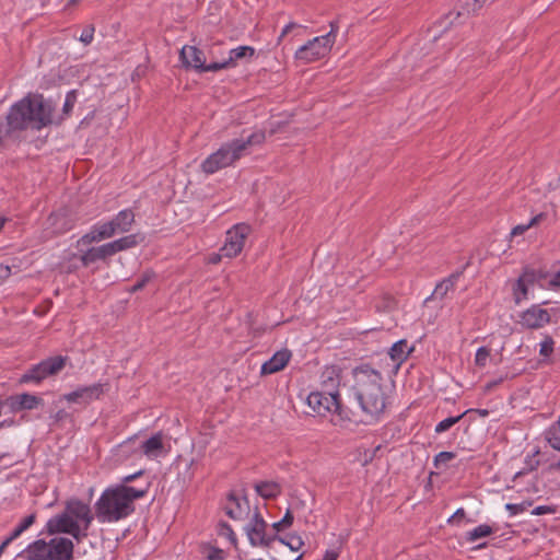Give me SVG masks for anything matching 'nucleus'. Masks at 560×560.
Masks as SVG:
<instances>
[{"instance_id":"obj_1","label":"nucleus","mask_w":560,"mask_h":560,"mask_svg":"<svg viewBox=\"0 0 560 560\" xmlns=\"http://www.w3.org/2000/svg\"><path fill=\"white\" fill-rule=\"evenodd\" d=\"M54 112L55 104L51 100L45 98L42 94H27L10 107L5 122L0 118V147L3 139L15 131L28 128L40 130L51 124H61L63 117L55 120Z\"/></svg>"},{"instance_id":"obj_2","label":"nucleus","mask_w":560,"mask_h":560,"mask_svg":"<svg viewBox=\"0 0 560 560\" xmlns=\"http://www.w3.org/2000/svg\"><path fill=\"white\" fill-rule=\"evenodd\" d=\"M352 392L361 409L372 418H377L386 408L387 395L382 374L369 364L353 370Z\"/></svg>"},{"instance_id":"obj_3","label":"nucleus","mask_w":560,"mask_h":560,"mask_svg":"<svg viewBox=\"0 0 560 560\" xmlns=\"http://www.w3.org/2000/svg\"><path fill=\"white\" fill-rule=\"evenodd\" d=\"M150 483L142 488L118 485L106 489L95 503V514L100 522L113 523L126 518L135 512V500L145 497Z\"/></svg>"},{"instance_id":"obj_4","label":"nucleus","mask_w":560,"mask_h":560,"mask_svg":"<svg viewBox=\"0 0 560 560\" xmlns=\"http://www.w3.org/2000/svg\"><path fill=\"white\" fill-rule=\"evenodd\" d=\"M266 139L264 131H255L246 139H233L222 144L215 152L210 154L201 164L206 174H213L221 168L232 165L243 155L248 153L253 145L261 144Z\"/></svg>"},{"instance_id":"obj_5","label":"nucleus","mask_w":560,"mask_h":560,"mask_svg":"<svg viewBox=\"0 0 560 560\" xmlns=\"http://www.w3.org/2000/svg\"><path fill=\"white\" fill-rule=\"evenodd\" d=\"M73 542L66 537H55L46 542L38 539L23 551V558L26 560H72Z\"/></svg>"},{"instance_id":"obj_6","label":"nucleus","mask_w":560,"mask_h":560,"mask_svg":"<svg viewBox=\"0 0 560 560\" xmlns=\"http://www.w3.org/2000/svg\"><path fill=\"white\" fill-rule=\"evenodd\" d=\"M69 358L63 355L49 357L39 363L31 366L21 377L20 383L39 384L48 376L57 375L68 362Z\"/></svg>"},{"instance_id":"obj_7","label":"nucleus","mask_w":560,"mask_h":560,"mask_svg":"<svg viewBox=\"0 0 560 560\" xmlns=\"http://www.w3.org/2000/svg\"><path fill=\"white\" fill-rule=\"evenodd\" d=\"M330 37L329 35H323L308 40L296 50L295 58L304 62H313L324 58L332 48Z\"/></svg>"},{"instance_id":"obj_8","label":"nucleus","mask_w":560,"mask_h":560,"mask_svg":"<svg viewBox=\"0 0 560 560\" xmlns=\"http://www.w3.org/2000/svg\"><path fill=\"white\" fill-rule=\"evenodd\" d=\"M308 407L318 416H325L327 412H336L343 417V410L338 393L325 395L319 392H313L307 396Z\"/></svg>"},{"instance_id":"obj_9","label":"nucleus","mask_w":560,"mask_h":560,"mask_svg":"<svg viewBox=\"0 0 560 560\" xmlns=\"http://www.w3.org/2000/svg\"><path fill=\"white\" fill-rule=\"evenodd\" d=\"M46 532L49 535L62 533L71 535L77 541L88 536V533L82 532L77 521L68 515L66 511L57 514L48 520L46 524Z\"/></svg>"},{"instance_id":"obj_10","label":"nucleus","mask_w":560,"mask_h":560,"mask_svg":"<svg viewBox=\"0 0 560 560\" xmlns=\"http://www.w3.org/2000/svg\"><path fill=\"white\" fill-rule=\"evenodd\" d=\"M250 232V226L245 223L235 224L226 233V240L223 247L220 249L221 255L232 258L237 256L243 247L247 235Z\"/></svg>"},{"instance_id":"obj_11","label":"nucleus","mask_w":560,"mask_h":560,"mask_svg":"<svg viewBox=\"0 0 560 560\" xmlns=\"http://www.w3.org/2000/svg\"><path fill=\"white\" fill-rule=\"evenodd\" d=\"M551 316L549 312L541 308L539 304H535L520 314L517 324L526 329H540L549 324Z\"/></svg>"},{"instance_id":"obj_12","label":"nucleus","mask_w":560,"mask_h":560,"mask_svg":"<svg viewBox=\"0 0 560 560\" xmlns=\"http://www.w3.org/2000/svg\"><path fill=\"white\" fill-rule=\"evenodd\" d=\"M268 527L267 522H259L258 524H247L245 526V533L253 547H271V544L276 540L282 541V537L279 534L267 535L266 529Z\"/></svg>"},{"instance_id":"obj_13","label":"nucleus","mask_w":560,"mask_h":560,"mask_svg":"<svg viewBox=\"0 0 560 560\" xmlns=\"http://www.w3.org/2000/svg\"><path fill=\"white\" fill-rule=\"evenodd\" d=\"M179 58L186 68H194L198 72L215 71L210 69L211 62L206 63L203 51L196 46H184L179 51Z\"/></svg>"},{"instance_id":"obj_14","label":"nucleus","mask_w":560,"mask_h":560,"mask_svg":"<svg viewBox=\"0 0 560 560\" xmlns=\"http://www.w3.org/2000/svg\"><path fill=\"white\" fill-rule=\"evenodd\" d=\"M103 392V384L96 383L89 386L78 387L75 390L62 395L61 399L68 402L89 405L93 400L98 399Z\"/></svg>"},{"instance_id":"obj_15","label":"nucleus","mask_w":560,"mask_h":560,"mask_svg":"<svg viewBox=\"0 0 560 560\" xmlns=\"http://www.w3.org/2000/svg\"><path fill=\"white\" fill-rule=\"evenodd\" d=\"M65 511L68 513L70 517H72L78 523L82 522L83 528L81 529L82 532L88 533V529L93 521V514L91 512L89 504L78 499H71L67 501Z\"/></svg>"},{"instance_id":"obj_16","label":"nucleus","mask_w":560,"mask_h":560,"mask_svg":"<svg viewBox=\"0 0 560 560\" xmlns=\"http://www.w3.org/2000/svg\"><path fill=\"white\" fill-rule=\"evenodd\" d=\"M487 1L488 0H459L457 10L452 11L445 15V18L442 22L443 24H445L444 28H446L447 25L453 24L454 21L457 19H460L463 16L466 18V16H469L470 14L476 13L483 7V4Z\"/></svg>"},{"instance_id":"obj_17","label":"nucleus","mask_w":560,"mask_h":560,"mask_svg":"<svg viewBox=\"0 0 560 560\" xmlns=\"http://www.w3.org/2000/svg\"><path fill=\"white\" fill-rule=\"evenodd\" d=\"M7 401L10 408L15 412L22 410H33L38 406L44 405L42 397L28 393L10 396Z\"/></svg>"},{"instance_id":"obj_18","label":"nucleus","mask_w":560,"mask_h":560,"mask_svg":"<svg viewBox=\"0 0 560 560\" xmlns=\"http://www.w3.org/2000/svg\"><path fill=\"white\" fill-rule=\"evenodd\" d=\"M255 54V49L250 46H240L235 49H231L229 52V58L222 61L211 62L210 69L213 70H222L228 69L235 66V62L240 59L246 57H253Z\"/></svg>"},{"instance_id":"obj_19","label":"nucleus","mask_w":560,"mask_h":560,"mask_svg":"<svg viewBox=\"0 0 560 560\" xmlns=\"http://www.w3.org/2000/svg\"><path fill=\"white\" fill-rule=\"evenodd\" d=\"M291 355V351L288 349L277 351L268 361L261 365L260 373L262 375H269L283 370L288 364Z\"/></svg>"},{"instance_id":"obj_20","label":"nucleus","mask_w":560,"mask_h":560,"mask_svg":"<svg viewBox=\"0 0 560 560\" xmlns=\"http://www.w3.org/2000/svg\"><path fill=\"white\" fill-rule=\"evenodd\" d=\"M115 255L110 243H106L98 247L88 249L82 256L81 261L84 267L90 266L96 260H105L106 258Z\"/></svg>"},{"instance_id":"obj_21","label":"nucleus","mask_w":560,"mask_h":560,"mask_svg":"<svg viewBox=\"0 0 560 560\" xmlns=\"http://www.w3.org/2000/svg\"><path fill=\"white\" fill-rule=\"evenodd\" d=\"M112 226L115 229V233H126L130 231L135 223V213L131 209H124L119 211L112 220Z\"/></svg>"},{"instance_id":"obj_22","label":"nucleus","mask_w":560,"mask_h":560,"mask_svg":"<svg viewBox=\"0 0 560 560\" xmlns=\"http://www.w3.org/2000/svg\"><path fill=\"white\" fill-rule=\"evenodd\" d=\"M463 272L462 271H456L454 273H452L451 276H448L447 278L443 279L441 282H439L436 285H435V289L433 291V293L431 294V296H429L425 302H428L429 300H432V299H444L445 295L447 294V292L450 290H453L458 278L460 277Z\"/></svg>"},{"instance_id":"obj_23","label":"nucleus","mask_w":560,"mask_h":560,"mask_svg":"<svg viewBox=\"0 0 560 560\" xmlns=\"http://www.w3.org/2000/svg\"><path fill=\"white\" fill-rule=\"evenodd\" d=\"M254 488L257 494L266 500L277 498L282 491L281 486L276 481H259L255 483Z\"/></svg>"},{"instance_id":"obj_24","label":"nucleus","mask_w":560,"mask_h":560,"mask_svg":"<svg viewBox=\"0 0 560 560\" xmlns=\"http://www.w3.org/2000/svg\"><path fill=\"white\" fill-rule=\"evenodd\" d=\"M411 350L412 348H409L407 341L404 339L392 346L388 353L393 362L396 363V368H399V365L408 358Z\"/></svg>"},{"instance_id":"obj_25","label":"nucleus","mask_w":560,"mask_h":560,"mask_svg":"<svg viewBox=\"0 0 560 560\" xmlns=\"http://www.w3.org/2000/svg\"><path fill=\"white\" fill-rule=\"evenodd\" d=\"M228 500H229V502L233 503V506H226L225 508L226 515L229 517L233 518V520L242 518V516L245 513L246 509L248 510L247 499L244 498L245 508L243 506V504L240 501V499L233 492H231L228 495Z\"/></svg>"},{"instance_id":"obj_26","label":"nucleus","mask_w":560,"mask_h":560,"mask_svg":"<svg viewBox=\"0 0 560 560\" xmlns=\"http://www.w3.org/2000/svg\"><path fill=\"white\" fill-rule=\"evenodd\" d=\"M163 448V434L158 432L141 444V450L147 456L156 455Z\"/></svg>"},{"instance_id":"obj_27","label":"nucleus","mask_w":560,"mask_h":560,"mask_svg":"<svg viewBox=\"0 0 560 560\" xmlns=\"http://www.w3.org/2000/svg\"><path fill=\"white\" fill-rule=\"evenodd\" d=\"M113 250L115 254L132 248L138 245V238L136 234H130L124 237H120L116 241L110 242Z\"/></svg>"},{"instance_id":"obj_28","label":"nucleus","mask_w":560,"mask_h":560,"mask_svg":"<svg viewBox=\"0 0 560 560\" xmlns=\"http://www.w3.org/2000/svg\"><path fill=\"white\" fill-rule=\"evenodd\" d=\"M493 533V528L490 525L481 524L466 533V541L474 542L480 538L488 537Z\"/></svg>"},{"instance_id":"obj_29","label":"nucleus","mask_w":560,"mask_h":560,"mask_svg":"<svg viewBox=\"0 0 560 560\" xmlns=\"http://www.w3.org/2000/svg\"><path fill=\"white\" fill-rule=\"evenodd\" d=\"M546 440L553 450L560 451V416L558 421L547 430Z\"/></svg>"},{"instance_id":"obj_30","label":"nucleus","mask_w":560,"mask_h":560,"mask_svg":"<svg viewBox=\"0 0 560 560\" xmlns=\"http://www.w3.org/2000/svg\"><path fill=\"white\" fill-rule=\"evenodd\" d=\"M528 288L529 285L525 283L522 279H517L513 284V299L515 304H520L522 301L528 299Z\"/></svg>"},{"instance_id":"obj_31","label":"nucleus","mask_w":560,"mask_h":560,"mask_svg":"<svg viewBox=\"0 0 560 560\" xmlns=\"http://www.w3.org/2000/svg\"><path fill=\"white\" fill-rule=\"evenodd\" d=\"M201 552L208 560H224L225 552L224 550L213 547L211 545H202Z\"/></svg>"},{"instance_id":"obj_32","label":"nucleus","mask_w":560,"mask_h":560,"mask_svg":"<svg viewBox=\"0 0 560 560\" xmlns=\"http://www.w3.org/2000/svg\"><path fill=\"white\" fill-rule=\"evenodd\" d=\"M283 547H288L291 551L300 550L304 542L302 538L296 534H289L285 538L282 537V541H280Z\"/></svg>"},{"instance_id":"obj_33","label":"nucleus","mask_w":560,"mask_h":560,"mask_svg":"<svg viewBox=\"0 0 560 560\" xmlns=\"http://www.w3.org/2000/svg\"><path fill=\"white\" fill-rule=\"evenodd\" d=\"M468 413V411L463 412L459 416L456 417H448L441 422H439L435 427V433H442L451 429L454 424L460 421V419Z\"/></svg>"},{"instance_id":"obj_34","label":"nucleus","mask_w":560,"mask_h":560,"mask_svg":"<svg viewBox=\"0 0 560 560\" xmlns=\"http://www.w3.org/2000/svg\"><path fill=\"white\" fill-rule=\"evenodd\" d=\"M155 276L152 270L144 271L136 283L129 289V292L135 293L142 290Z\"/></svg>"},{"instance_id":"obj_35","label":"nucleus","mask_w":560,"mask_h":560,"mask_svg":"<svg viewBox=\"0 0 560 560\" xmlns=\"http://www.w3.org/2000/svg\"><path fill=\"white\" fill-rule=\"evenodd\" d=\"M218 534H219V536L226 537L234 547L237 546L236 535L234 534L232 527L228 523H225V522H220L219 523V525H218Z\"/></svg>"},{"instance_id":"obj_36","label":"nucleus","mask_w":560,"mask_h":560,"mask_svg":"<svg viewBox=\"0 0 560 560\" xmlns=\"http://www.w3.org/2000/svg\"><path fill=\"white\" fill-rule=\"evenodd\" d=\"M546 214L545 213H539L537 215H535L528 224H521V225H516L515 228H513L512 230V235H521L523 234L527 229H529L530 226L533 225H536L538 224L539 222H541L542 219H545Z\"/></svg>"},{"instance_id":"obj_37","label":"nucleus","mask_w":560,"mask_h":560,"mask_svg":"<svg viewBox=\"0 0 560 560\" xmlns=\"http://www.w3.org/2000/svg\"><path fill=\"white\" fill-rule=\"evenodd\" d=\"M533 505V501L525 500L521 503H508L505 509L510 512L511 515H516L525 512L529 506Z\"/></svg>"},{"instance_id":"obj_38","label":"nucleus","mask_w":560,"mask_h":560,"mask_svg":"<svg viewBox=\"0 0 560 560\" xmlns=\"http://www.w3.org/2000/svg\"><path fill=\"white\" fill-rule=\"evenodd\" d=\"M455 457H456V454L453 452H446V451L440 452L434 457V466H435V468L440 469L442 466H446V464L450 460L454 459Z\"/></svg>"},{"instance_id":"obj_39","label":"nucleus","mask_w":560,"mask_h":560,"mask_svg":"<svg viewBox=\"0 0 560 560\" xmlns=\"http://www.w3.org/2000/svg\"><path fill=\"white\" fill-rule=\"evenodd\" d=\"M94 226L97 230V235H100L102 237V240L109 238L116 234L115 229L112 226L110 221L102 223V224H96Z\"/></svg>"},{"instance_id":"obj_40","label":"nucleus","mask_w":560,"mask_h":560,"mask_svg":"<svg viewBox=\"0 0 560 560\" xmlns=\"http://www.w3.org/2000/svg\"><path fill=\"white\" fill-rule=\"evenodd\" d=\"M75 102H77V91L75 90L69 91L66 95V100H65L63 107H62L63 115L68 116L72 112Z\"/></svg>"},{"instance_id":"obj_41","label":"nucleus","mask_w":560,"mask_h":560,"mask_svg":"<svg viewBox=\"0 0 560 560\" xmlns=\"http://www.w3.org/2000/svg\"><path fill=\"white\" fill-rule=\"evenodd\" d=\"M489 355L490 350L487 347H480L476 352L475 364L479 368H485Z\"/></svg>"},{"instance_id":"obj_42","label":"nucleus","mask_w":560,"mask_h":560,"mask_svg":"<svg viewBox=\"0 0 560 560\" xmlns=\"http://www.w3.org/2000/svg\"><path fill=\"white\" fill-rule=\"evenodd\" d=\"M555 341L551 336H545L540 343L539 354L542 357H549L553 352Z\"/></svg>"},{"instance_id":"obj_43","label":"nucleus","mask_w":560,"mask_h":560,"mask_svg":"<svg viewBox=\"0 0 560 560\" xmlns=\"http://www.w3.org/2000/svg\"><path fill=\"white\" fill-rule=\"evenodd\" d=\"M537 276H538L537 270L530 269V268H525L523 273L518 278L522 279L528 285H533L536 282L539 283Z\"/></svg>"},{"instance_id":"obj_44","label":"nucleus","mask_w":560,"mask_h":560,"mask_svg":"<svg viewBox=\"0 0 560 560\" xmlns=\"http://www.w3.org/2000/svg\"><path fill=\"white\" fill-rule=\"evenodd\" d=\"M102 241V237L100 235H97V230L95 226L92 228V230L84 234L79 241H78V244H83V245H88V244H91L93 242H100Z\"/></svg>"},{"instance_id":"obj_45","label":"nucleus","mask_w":560,"mask_h":560,"mask_svg":"<svg viewBox=\"0 0 560 560\" xmlns=\"http://www.w3.org/2000/svg\"><path fill=\"white\" fill-rule=\"evenodd\" d=\"M94 32H95V27L93 24L86 25L83 28V31L79 37V40L82 42L84 45L91 44L93 40Z\"/></svg>"},{"instance_id":"obj_46","label":"nucleus","mask_w":560,"mask_h":560,"mask_svg":"<svg viewBox=\"0 0 560 560\" xmlns=\"http://www.w3.org/2000/svg\"><path fill=\"white\" fill-rule=\"evenodd\" d=\"M558 510L557 505H539L532 510L533 515L555 514Z\"/></svg>"},{"instance_id":"obj_47","label":"nucleus","mask_w":560,"mask_h":560,"mask_svg":"<svg viewBox=\"0 0 560 560\" xmlns=\"http://www.w3.org/2000/svg\"><path fill=\"white\" fill-rule=\"evenodd\" d=\"M304 553H301L296 559L294 560H301L303 558ZM270 560H290L288 551L284 547L280 548L279 550H275L273 555L270 556Z\"/></svg>"},{"instance_id":"obj_48","label":"nucleus","mask_w":560,"mask_h":560,"mask_svg":"<svg viewBox=\"0 0 560 560\" xmlns=\"http://www.w3.org/2000/svg\"><path fill=\"white\" fill-rule=\"evenodd\" d=\"M36 520V514L32 513L27 516H25L20 524L18 525L23 532H25L27 528H30Z\"/></svg>"},{"instance_id":"obj_49","label":"nucleus","mask_w":560,"mask_h":560,"mask_svg":"<svg viewBox=\"0 0 560 560\" xmlns=\"http://www.w3.org/2000/svg\"><path fill=\"white\" fill-rule=\"evenodd\" d=\"M280 521L282 522L281 525H284L285 528L291 527L294 521L293 513L290 510H287L284 516Z\"/></svg>"},{"instance_id":"obj_50","label":"nucleus","mask_w":560,"mask_h":560,"mask_svg":"<svg viewBox=\"0 0 560 560\" xmlns=\"http://www.w3.org/2000/svg\"><path fill=\"white\" fill-rule=\"evenodd\" d=\"M144 474V470H139L135 474H131V475H127L125 477H122L121 479V485H125V486H128V483L132 482L133 480H136L138 477L142 476Z\"/></svg>"},{"instance_id":"obj_51","label":"nucleus","mask_w":560,"mask_h":560,"mask_svg":"<svg viewBox=\"0 0 560 560\" xmlns=\"http://www.w3.org/2000/svg\"><path fill=\"white\" fill-rule=\"evenodd\" d=\"M465 516H466V512L464 509L460 508V509L456 510V512L448 518L447 522L452 524V523H455V522L464 518Z\"/></svg>"},{"instance_id":"obj_52","label":"nucleus","mask_w":560,"mask_h":560,"mask_svg":"<svg viewBox=\"0 0 560 560\" xmlns=\"http://www.w3.org/2000/svg\"><path fill=\"white\" fill-rule=\"evenodd\" d=\"M330 31L326 34V35H329L331 36V45L334 46L335 42H336V34L338 32V24L337 22L332 21L330 22Z\"/></svg>"},{"instance_id":"obj_53","label":"nucleus","mask_w":560,"mask_h":560,"mask_svg":"<svg viewBox=\"0 0 560 560\" xmlns=\"http://www.w3.org/2000/svg\"><path fill=\"white\" fill-rule=\"evenodd\" d=\"M296 27H300V25L294 22H290L289 24H287L280 34L279 40H281L282 37H284L287 34H289L292 30Z\"/></svg>"},{"instance_id":"obj_54","label":"nucleus","mask_w":560,"mask_h":560,"mask_svg":"<svg viewBox=\"0 0 560 560\" xmlns=\"http://www.w3.org/2000/svg\"><path fill=\"white\" fill-rule=\"evenodd\" d=\"M339 552L337 550H327L323 557V560H337Z\"/></svg>"},{"instance_id":"obj_55","label":"nucleus","mask_w":560,"mask_h":560,"mask_svg":"<svg viewBox=\"0 0 560 560\" xmlns=\"http://www.w3.org/2000/svg\"><path fill=\"white\" fill-rule=\"evenodd\" d=\"M11 273V269L9 266H4L0 264V280L7 279Z\"/></svg>"},{"instance_id":"obj_56","label":"nucleus","mask_w":560,"mask_h":560,"mask_svg":"<svg viewBox=\"0 0 560 560\" xmlns=\"http://www.w3.org/2000/svg\"><path fill=\"white\" fill-rule=\"evenodd\" d=\"M503 382V377H500L498 380H494V381H491L489 383L486 384L485 386V390L486 392H490L492 390L495 386H498L499 384H501Z\"/></svg>"},{"instance_id":"obj_57","label":"nucleus","mask_w":560,"mask_h":560,"mask_svg":"<svg viewBox=\"0 0 560 560\" xmlns=\"http://www.w3.org/2000/svg\"><path fill=\"white\" fill-rule=\"evenodd\" d=\"M258 521L259 522H266L264 520V517L261 516V514L259 513V511L256 509V511H255V513H254V515H253V517H252V520L249 521L248 524H258Z\"/></svg>"},{"instance_id":"obj_58","label":"nucleus","mask_w":560,"mask_h":560,"mask_svg":"<svg viewBox=\"0 0 560 560\" xmlns=\"http://www.w3.org/2000/svg\"><path fill=\"white\" fill-rule=\"evenodd\" d=\"M23 533V530L16 526L13 532L10 534L9 537H7L10 541H13L14 539H16L21 534Z\"/></svg>"},{"instance_id":"obj_59","label":"nucleus","mask_w":560,"mask_h":560,"mask_svg":"<svg viewBox=\"0 0 560 560\" xmlns=\"http://www.w3.org/2000/svg\"><path fill=\"white\" fill-rule=\"evenodd\" d=\"M23 533V530L16 526L13 532L10 534L9 537H7L10 541H13L14 539H16L21 534Z\"/></svg>"},{"instance_id":"obj_60","label":"nucleus","mask_w":560,"mask_h":560,"mask_svg":"<svg viewBox=\"0 0 560 560\" xmlns=\"http://www.w3.org/2000/svg\"><path fill=\"white\" fill-rule=\"evenodd\" d=\"M550 284L553 287H560V270L550 280Z\"/></svg>"},{"instance_id":"obj_61","label":"nucleus","mask_w":560,"mask_h":560,"mask_svg":"<svg viewBox=\"0 0 560 560\" xmlns=\"http://www.w3.org/2000/svg\"><path fill=\"white\" fill-rule=\"evenodd\" d=\"M281 524H282L281 521H278V522L272 524V528L276 530L275 534H278L279 532L285 529L284 525H281Z\"/></svg>"},{"instance_id":"obj_62","label":"nucleus","mask_w":560,"mask_h":560,"mask_svg":"<svg viewBox=\"0 0 560 560\" xmlns=\"http://www.w3.org/2000/svg\"><path fill=\"white\" fill-rule=\"evenodd\" d=\"M67 416H68V413L65 410L61 409V410L56 412L55 420L56 421H60V420L65 419Z\"/></svg>"},{"instance_id":"obj_63","label":"nucleus","mask_w":560,"mask_h":560,"mask_svg":"<svg viewBox=\"0 0 560 560\" xmlns=\"http://www.w3.org/2000/svg\"><path fill=\"white\" fill-rule=\"evenodd\" d=\"M468 412H477L479 413L481 417H487L489 415V410L487 409H469L467 410Z\"/></svg>"},{"instance_id":"obj_64","label":"nucleus","mask_w":560,"mask_h":560,"mask_svg":"<svg viewBox=\"0 0 560 560\" xmlns=\"http://www.w3.org/2000/svg\"><path fill=\"white\" fill-rule=\"evenodd\" d=\"M537 272H538L537 279L539 282L547 278V272H545L542 270H537Z\"/></svg>"}]
</instances>
